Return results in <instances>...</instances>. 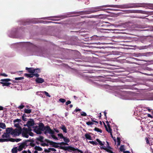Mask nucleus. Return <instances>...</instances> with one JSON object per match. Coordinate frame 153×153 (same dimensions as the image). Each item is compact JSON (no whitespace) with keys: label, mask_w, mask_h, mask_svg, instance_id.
I'll list each match as a JSON object with an SVG mask.
<instances>
[{"label":"nucleus","mask_w":153,"mask_h":153,"mask_svg":"<svg viewBox=\"0 0 153 153\" xmlns=\"http://www.w3.org/2000/svg\"><path fill=\"white\" fill-rule=\"evenodd\" d=\"M42 93H44L46 96L48 97H51V96L48 94V93L45 91H43Z\"/></svg>","instance_id":"72a5a7b5"},{"label":"nucleus","mask_w":153,"mask_h":153,"mask_svg":"<svg viewBox=\"0 0 153 153\" xmlns=\"http://www.w3.org/2000/svg\"><path fill=\"white\" fill-rule=\"evenodd\" d=\"M3 109V108L2 106H0V110H2Z\"/></svg>","instance_id":"8fccbe9b"},{"label":"nucleus","mask_w":153,"mask_h":153,"mask_svg":"<svg viewBox=\"0 0 153 153\" xmlns=\"http://www.w3.org/2000/svg\"><path fill=\"white\" fill-rule=\"evenodd\" d=\"M94 130L100 133H101L102 132V130L101 129H100L97 128H94Z\"/></svg>","instance_id":"b1692460"},{"label":"nucleus","mask_w":153,"mask_h":153,"mask_svg":"<svg viewBox=\"0 0 153 153\" xmlns=\"http://www.w3.org/2000/svg\"><path fill=\"white\" fill-rule=\"evenodd\" d=\"M10 79H1V81L2 82H7L9 81H10Z\"/></svg>","instance_id":"c85d7f7f"},{"label":"nucleus","mask_w":153,"mask_h":153,"mask_svg":"<svg viewBox=\"0 0 153 153\" xmlns=\"http://www.w3.org/2000/svg\"><path fill=\"white\" fill-rule=\"evenodd\" d=\"M0 75L3 76L5 77H7V75L4 73H1L0 74Z\"/></svg>","instance_id":"e433bc0d"},{"label":"nucleus","mask_w":153,"mask_h":153,"mask_svg":"<svg viewBox=\"0 0 153 153\" xmlns=\"http://www.w3.org/2000/svg\"><path fill=\"white\" fill-rule=\"evenodd\" d=\"M24 107V106L23 105H21L19 107V108L20 109H21L23 108Z\"/></svg>","instance_id":"79ce46f5"},{"label":"nucleus","mask_w":153,"mask_h":153,"mask_svg":"<svg viewBox=\"0 0 153 153\" xmlns=\"http://www.w3.org/2000/svg\"><path fill=\"white\" fill-rule=\"evenodd\" d=\"M86 138L87 139H88L89 140H91L92 137H91V135L90 134L87 133L85 135Z\"/></svg>","instance_id":"ddd939ff"},{"label":"nucleus","mask_w":153,"mask_h":153,"mask_svg":"<svg viewBox=\"0 0 153 153\" xmlns=\"http://www.w3.org/2000/svg\"><path fill=\"white\" fill-rule=\"evenodd\" d=\"M147 116L148 117H149L150 118L152 117V116L150 114H147Z\"/></svg>","instance_id":"49530a36"},{"label":"nucleus","mask_w":153,"mask_h":153,"mask_svg":"<svg viewBox=\"0 0 153 153\" xmlns=\"http://www.w3.org/2000/svg\"><path fill=\"white\" fill-rule=\"evenodd\" d=\"M29 145L33 147L34 146L35 144L29 140H26L19 146L18 150L19 151H21L23 149H25L27 146Z\"/></svg>","instance_id":"20e7f679"},{"label":"nucleus","mask_w":153,"mask_h":153,"mask_svg":"<svg viewBox=\"0 0 153 153\" xmlns=\"http://www.w3.org/2000/svg\"><path fill=\"white\" fill-rule=\"evenodd\" d=\"M58 136L59 138H63L64 137L63 134H58Z\"/></svg>","instance_id":"f704fd0d"},{"label":"nucleus","mask_w":153,"mask_h":153,"mask_svg":"<svg viewBox=\"0 0 153 153\" xmlns=\"http://www.w3.org/2000/svg\"><path fill=\"white\" fill-rule=\"evenodd\" d=\"M148 110L149 112H150L151 110V109L149 108H148Z\"/></svg>","instance_id":"864d4df0"},{"label":"nucleus","mask_w":153,"mask_h":153,"mask_svg":"<svg viewBox=\"0 0 153 153\" xmlns=\"http://www.w3.org/2000/svg\"><path fill=\"white\" fill-rule=\"evenodd\" d=\"M114 140L115 142V143H116V140L115 139H114Z\"/></svg>","instance_id":"6e6d98bb"},{"label":"nucleus","mask_w":153,"mask_h":153,"mask_svg":"<svg viewBox=\"0 0 153 153\" xmlns=\"http://www.w3.org/2000/svg\"><path fill=\"white\" fill-rule=\"evenodd\" d=\"M104 114H105V116H106V113L105 112H104Z\"/></svg>","instance_id":"4d7b16f0"},{"label":"nucleus","mask_w":153,"mask_h":153,"mask_svg":"<svg viewBox=\"0 0 153 153\" xmlns=\"http://www.w3.org/2000/svg\"><path fill=\"white\" fill-rule=\"evenodd\" d=\"M86 124L88 126H91L93 124V123L92 122L88 121L86 122Z\"/></svg>","instance_id":"2f4dec72"},{"label":"nucleus","mask_w":153,"mask_h":153,"mask_svg":"<svg viewBox=\"0 0 153 153\" xmlns=\"http://www.w3.org/2000/svg\"><path fill=\"white\" fill-rule=\"evenodd\" d=\"M63 138L64 139V141L66 143H68L70 141L67 138L64 137Z\"/></svg>","instance_id":"bb28decb"},{"label":"nucleus","mask_w":153,"mask_h":153,"mask_svg":"<svg viewBox=\"0 0 153 153\" xmlns=\"http://www.w3.org/2000/svg\"><path fill=\"white\" fill-rule=\"evenodd\" d=\"M34 149L35 150L37 151H41L42 150V149L41 148L38 146H35Z\"/></svg>","instance_id":"412c9836"},{"label":"nucleus","mask_w":153,"mask_h":153,"mask_svg":"<svg viewBox=\"0 0 153 153\" xmlns=\"http://www.w3.org/2000/svg\"><path fill=\"white\" fill-rule=\"evenodd\" d=\"M9 134L7 132L4 133L2 136V137L3 138H8L9 137Z\"/></svg>","instance_id":"2eb2a0df"},{"label":"nucleus","mask_w":153,"mask_h":153,"mask_svg":"<svg viewBox=\"0 0 153 153\" xmlns=\"http://www.w3.org/2000/svg\"><path fill=\"white\" fill-rule=\"evenodd\" d=\"M96 141L101 146L100 147L101 149H104L107 152L110 153H113L112 151L111 150V148L109 146V143L108 142H106L107 144L106 146H104L105 142L101 141L98 139H96Z\"/></svg>","instance_id":"f257e3e1"},{"label":"nucleus","mask_w":153,"mask_h":153,"mask_svg":"<svg viewBox=\"0 0 153 153\" xmlns=\"http://www.w3.org/2000/svg\"><path fill=\"white\" fill-rule=\"evenodd\" d=\"M56 131L57 132V133H58L59 132V131L58 130H56Z\"/></svg>","instance_id":"bf43d9fd"},{"label":"nucleus","mask_w":153,"mask_h":153,"mask_svg":"<svg viewBox=\"0 0 153 153\" xmlns=\"http://www.w3.org/2000/svg\"><path fill=\"white\" fill-rule=\"evenodd\" d=\"M21 121V120L20 119H17L16 120H15L14 121V122H20Z\"/></svg>","instance_id":"c03bdc74"},{"label":"nucleus","mask_w":153,"mask_h":153,"mask_svg":"<svg viewBox=\"0 0 153 153\" xmlns=\"http://www.w3.org/2000/svg\"><path fill=\"white\" fill-rule=\"evenodd\" d=\"M56 150L53 148H49L48 149H46L45 151L46 152H50L51 151H55Z\"/></svg>","instance_id":"dca6fc26"},{"label":"nucleus","mask_w":153,"mask_h":153,"mask_svg":"<svg viewBox=\"0 0 153 153\" xmlns=\"http://www.w3.org/2000/svg\"><path fill=\"white\" fill-rule=\"evenodd\" d=\"M89 143L94 145H96L97 144V142L94 141H90Z\"/></svg>","instance_id":"c756f323"},{"label":"nucleus","mask_w":153,"mask_h":153,"mask_svg":"<svg viewBox=\"0 0 153 153\" xmlns=\"http://www.w3.org/2000/svg\"><path fill=\"white\" fill-rule=\"evenodd\" d=\"M26 69L29 72L33 74L32 75H31L30 77H33V75H34L36 77H38L39 75L37 73L35 74V69L33 68H28L27 67L26 68Z\"/></svg>","instance_id":"423d86ee"},{"label":"nucleus","mask_w":153,"mask_h":153,"mask_svg":"<svg viewBox=\"0 0 153 153\" xmlns=\"http://www.w3.org/2000/svg\"><path fill=\"white\" fill-rule=\"evenodd\" d=\"M105 129H106V130L108 132L110 133V134H111V137L113 138V136H112V133H111V129L110 128V127L108 125V127H107L105 126Z\"/></svg>","instance_id":"f8f14e48"},{"label":"nucleus","mask_w":153,"mask_h":153,"mask_svg":"<svg viewBox=\"0 0 153 153\" xmlns=\"http://www.w3.org/2000/svg\"><path fill=\"white\" fill-rule=\"evenodd\" d=\"M0 83L2 84V86H8L10 84V83L8 82H1Z\"/></svg>","instance_id":"6ab92c4d"},{"label":"nucleus","mask_w":153,"mask_h":153,"mask_svg":"<svg viewBox=\"0 0 153 153\" xmlns=\"http://www.w3.org/2000/svg\"><path fill=\"white\" fill-rule=\"evenodd\" d=\"M19 146L17 148H15L13 149L12 150V153H17V151H19L18 150Z\"/></svg>","instance_id":"a211bd4d"},{"label":"nucleus","mask_w":153,"mask_h":153,"mask_svg":"<svg viewBox=\"0 0 153 153\" xmlns=\"http://www.w3.org/2000/svg\"><path fill=\"white\" fill-rule=\"evenodd\" d=\"M1 130H2L1 129H0V131H1Z\"/></svg>","instance_id":"052dcab7"},{"label":"nucleus","mask_w":153,"mask_h":153,"mask_svg":"<svg viewBox=\"0 0 153 153\" xmlns=\"http://www.w3.org/2000/svg\"><path fill=\"white\" fill-rule=\"evenodd\" d=\"M35 73H39L40 72V70L39 69H35Z\"/></svg>","instance_id":"58836bf2"},{"label":"nucleus","mask_w":153,"mask_h":153,"mask_svg":"<svg viewBox=\"0 0 153 153\" xmlns=\"http://www.w3.org/2000/svg\"><path fill=\"white\" fill-rule=\"evenodd\" d=\"M59 101L62 103H64L65 102V100L64 99L60 98L59 100Z\"/></svg>","instance_id":"473e14b6"},{"label":"nucleus","mask_w":153,"mask_h":153,"mask_svg":"<svg viewBox=\"0 0 153 153\" xmlns=\"http://www.w3.org/2000/svg\"><path fill=\"white\" fill-rule=\"evenodd\" d=\"M73 107V105H70V108H72Z\"/></svg>","instance_id":"5fc2aeb1"},{"label":"nucleus","mask_w":153,"mask_h":153,"mask_svg":"<svg viewBox=\"0 0 153 153\" xmlns=\"http://www.w3.org/2000/svg\"><path fill=\"white\" fill-rule=\"evenodd\" d=\"M13 129L12 128H7L6 129V131L7 133L9 134H11V132H12Z\"/></svg>","instance_id":"4468645a"},{"label":"nucleus","mask_w":153,"mask_h":153,"mask_svg":"<svg viewBox=\"0 0 153 153\" xmlns=\"http://www.w3.org/2000/svg\"><path fill=\"white\" fill-rule=\"evenodd\" d=\"M92 121L93 122H94L95 123H98V122L97 121H93V120H92Z\"/></svg>","instance_id":"13d9d810"},{"label":"nucleus","mask_w":153,"mask_h":153,"mask_svg":"<svg viewBox=\"0 0 153 153\" xmlns=\"http://www.w3.org/2000/svg\"><path fill=\"white\" fill-rule=\"evenodd\" d=\"M21 133L22 136L24 137L28 138L29 135L33 136V134L31 132L30 128H23L21 129Z\"/></svg>","instance_id":"7ed1b4c3"},{"label":"nucleus","mask_w":153,"mask_h":153,"mask_svg":"<svg viewBox=\"0 0 153 153\" xmlns=\"http://www.w3.org/2000/svg\"><path fill=\"white\" fill-rule=\"evenodd\" d=\"M37 140L42 142L43 140V137L42 136H40L37 138Z\"/></svg>","instance_id":"7c9ffc66"},{"label":"nucleus","mask_w":153,"mask_h":153,"mask_svg":"<svg viewBox=\"0 0 153 153\" xmlns=\"http://www.w3.org/2000/svg\"><path fill=\"white\" fill-rule=\"evenodd\" d=\"M36 82L38 83H42L44 82V80L41 78L38 77L35 79Z\"/></svg>","instance_id":"9b49d317"},{"label":"nucleus","mask_w":153,"mask_h":153,"mask_svg":"<svg viewBox=\"0 0 153 153\" xmlns=\"http://www.w3.org/2000/svg\"><path fill=\"white\" fill-rule=\"evenodd\" d=\"M61 128L62 130L65 133L67 132V129L66 127L64 126H62L61 127Z\"/></svg>","instance_id":"aec40b11"},{"label":"nucleus","mask_w":153,"mask_h":153,"mask_svg":"<svg viewBox=\"0 0 153 153\" xmlns=\"http://www.w3.org/2000/svg\"><path fill=\"white\" fill-rule=\"evenodd\" d=\"M43 125H42L36 127L34 129V131L37 134H41L43 131Z\"/></svg>","instance_id":"0eeeda50"},{"label":"nucleus","mask_w":153,"mask_h":153,"mask_svg":"<svg viewBox=\"0 0 153 153\" xmlns=\"http://www.w3.org/2000/svg\"><path fill=\"white\" fill-rule=\"evenodd\" d=\"M8 141V139H0V142H7Z\"/></svg>","instance_id":"a878e982"},{"label":"nucleus","mask_w":153,"mask_h":153,"mask_svg":"<svg viewBox=\"0 0 153 153\" xmlns=\"http://www.w3.org/2000/svg\"><path fill=\"white\" fill-rule=\"evenodd\" d=\"M21 129H13L12 132H11V135L13 136H18L21 133Z\"/></svg>","instance_id":"6e6552de"},{"label":"nucleus","mask_w":153,"mask_h":153,"mask_svg":"<svg viewBox=\"0 0 153 153\" xmlns=\"http://www.w3.org/2000/svg\"><path fill=\"white\" fill-rule=\"evenodd\" d=\"M146 142L147 144H149V142L148 139L146 138Z\"/></svg>","instance_id":"de8ad7c7"},{"label":"nucleus","mask_w":153,"mask_h":153,"mask_svg":"<svg viewBox=\"0 0 153 153\" xmlns=\"http://www.w3.org/2000/svg\"><path fill=\"white\" fill-rule=\"evenodd\" d=\"M25 112L27 114L30 113L31 112V111L30 109H25L24 110Z\"/></svg>","instance_id":"393cba45"},{"label":"nucleus","mask_w":153,"mask_h":153,"mask_svg":"<svg viewBox=\"0 0 153 153\" xmlns=\"http://www.w3.org/2000/svg\"><path fill=\"white\" fill-rule=\"evenodd\" d=\"M22 153H31V152L29 150H28L27 151H24L22 152Z\"/></svg>","instance_id":"4c0bfd02"},{"label":"nucleus","mask_w":153,"mask_h":153,"mask_svg":"<svg viewBox=\"0 0 153 153\" xmlns=\"http://www.w3.org/2000/svg\"><path fill=\"white\" fill-rule=\"evenodd\" d=\"M34 153H38L37 151L35 150L34 151Z\"/></svg>","instance_id":"603ef678"},{"label":"nucleus","mask_w":153,"mask_h":153,"mask_svg":"<svg viewBox=\"0 0 153 153\" xmlns=\"http://www.w3.org/2000/svg\"><path fill=\"white\" fill-rule=\"evenodd\" d=\"M21 140V139H14L13 141H16V142H18L20 141Z\"/></svg>","instance_id":"a19ab883"},{"label":"nucleus","mask_w":153,"mask_h":153,"mask_svg":"<svg viewBox=\"0 0 153 153\" xmlns=\"http://www.w3.org/2000/svg\"><path fill=\"white\" fill-rule=\"evenodd\" d=\"M34 122L33 120L32 119H30L29 120L26 125H24V126H27L28 127V128H30V127L33 126Z\"/></svg>","instance_id":"1a4fd4ad"},{"label":"nucleus","mask_w":153,"mask_h":153,"mask_svg":"<svg viewBox=\"0 0 153 153\" xmlns=\"http://www.w3.org/2000/svg\"><path fill=\"white\" fill-rule=\"evenodd\" d=\"M15 126L18 128L17 129H19L20 128L21 131L22 128L20 126V123H15Z\"/></svg>","instance_id":"4be33fe9"},{"label":"nucleus","mask_w":153,"mask_h":153,"mask_svg":"<svg viewBox=\"0 0 153 153\" xmlns=\"http://www.w3.org/2000/svg\"><path fill=\"white\" fill-rule=\"evenodd\" d=\"M71 103V101L70 100L66 102V105H68V104H70Z\"/></svg>","instance_id":"37998d69"},{"label":"nucleus","mask_w":153,"mask_h":153,"mask_svg":"<svg viewBox=\"0 0 153 153\" xmlns=\"http://www.w3.org/2000/svg\"><path fill=\"white\" fill-rule=\"evenodd\" d=\"M123 99H126V100H134V99H132V98H123Z\"/></svg>","instance_id":"a18cd8bd"},{"label":"nucleus","mask_w":153,"mask_h":153,"mask_svg":"<svg viewBox=\"0 0 153 153\" xmlns=\"http://www.w3.org/2000/svg\"><path fill=\"white\" fill-rule=\"evenodd\" d=\"M0 128L3 129H5L6 128L5 124L4 123H0Z\"/></svg>","instance_id":"f3484780"},{"label":"nucleus","mask_w":153,"mask_h":153,"mask_svg":"<svg viewBox=\"0 0 153 153\" xmlns=\"http://www.w3.org/2000/svg\"><path fill=\"white\" fill-rule=\"evenodd\" d=\"M50 144H51L50 142L47 140H45L44 142L42 141L41 144V145L43 146H48Z\"/></svg>","instance_id":"9d476101"},{"label":"nucleus","mask_w":153,"mask_h":153,"mask_svg":"<svg viewBox=\"0 0 153 153\" xmlns=\"http://www.w3.org/2000/svg\"><path fill=\"white\" fill-rule=\"evenodd\" d=\"M117 7V8H127L128 7V6H127L126 5H103L102 6L97 7V8L96 9L97 10H102L101 9V7Z\"/></svg>","instance_id":"39448f33"},{"label":"nucleus","mask_w":153,"mask_h":153,"mask_svg":"<svg viewBox=\"0 0 153 153\" xmlns=\"http://www.w3.org/2000/svg\"><path fill=\"white\" fill-rule=\"evenodd\" d=\"M120 151L121 152H125L124 147L123 146H121L120 148Z\"/></svg>","instance_id":"cd10ccee"},{"label":"nucleus","mask_w":153,"mask_h":153,"mask_svg":"<svg viewBox=\"0 0 153 153\" xmlns=\"http://www.w3.org/2000/svg\"><path fill=\"white\" fill-rule=\"evenodd\" d=\"M120 139L119 137H117V146H119L120 143Z\"/></svg>","instance_id":"5701e85b"},{"label":"nucleus","mask_w":153,"mask_h":153,"mask_svg":"<svg viewBox=\"0 0 153 153\" xmlns=\"http://www.w3.org/2000/svg\"><path fill=\"white\" fill-rule=\"evenodd\" d=\"M75 110L76 111H81V110L79 108H76V109Z\"/></svg>","instance_id":"09e8293b"},{"label":"nucleus","mask_w":153,"mask_h":153,"mask_svg":"<svg viewBox=\"0 0 153 153\" xmlns=\"http://www.w3.org/2000/svg\"><path fill=\"white\" fill-rule=\"evenodd\" d=\"M81 115L83 116H86V113L84 112H81Z\"/></svg>","instance_id":"c9c22d12"},{"label":"nucleus","mask_w":153,"mask_h":153,"mask_svg":"<svg viewBox=\"0 0 153 153\" xmlns=\"http://www.w3.org/2000/svg\"><path fill=\"white\" fill-rule=\"evenodd\" d=\"M43 132H44V133L46 135L49 134L52 138L54 139L55 140L58 139L57 137L54 134V131L51 130L48 126L45 127L43 126Z\"/></svg>","instance_id":"f03ea898"},{"label":"nucleus","mask_w":153,"mask_h":153,"mask_svg":"<svg viewBox=\"0 0 153 153\" xmlns=\"http://www.w3.org/2000/svg\"><path fill=\"white\" fill-rule=\"evenodd\" d=\"M124 153H130L129 151H126L124 152Z\"/></svg>","instance_id":"3c124183"},{"label":"nucleus","mask_w":153,"mask_h":153,"mask_svg":"<svg viewBox=\"0 0 153 153\" xmlns=\"http://www.w3.org/2000/svg\"><path fill=\"white\" fill-rule=\"evenodd\" d=\"M23 77H16L15 78V79L16 80H21L23 79Z\"/></svg>","instance_id":"ea45409f"}]
</instances>
